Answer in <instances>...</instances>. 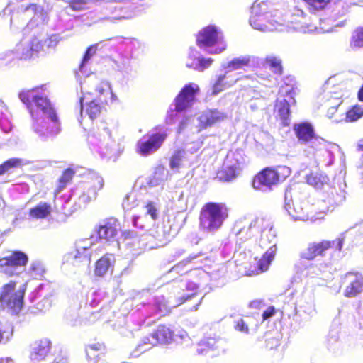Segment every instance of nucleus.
Masks as SVG:
<instances>
[{"label":"nucleus","mask_w":363,"mask_h":363,"mask_svg":"<svg viewBox=\"0 0 363 363\" xmlns=\"http://www.w3.org/2000/svg\"><path fill=\"white\" fill-rule=\"evenodd\" d=\"M287 93H288L289 94H291V98L293 99V104H296V100H295V99H294V89L293 87H291V89L290 90H289V91H287Z\"/></svg>","instance_id":"nucleus-54"},{"label":"nucleus","mask_w":363,"mask_h":363,"mask_svg":"<svg viewBox=\"0 0 363 363\" xmlns=\"http://www.w3.org/2000/svg\"><path fill=\"white\" fill-rule=\"evenodd\" d=\"M52 342L48 338H42L35 342L30 352V358L33 361H42L50 353Z\"/></svg>","instance_id":"nucleus-14"},{"label":"nucleus","mask_w":363,"mask_h":363,"mask_svg":"<svg viewBox=\"0 0 363 363\" xmlns=\"http://www.w3.org/2000/svg\"><path fill=\"white\" fill-rule=\"evenodd\" d=\"M266 220L263 218H256L248 225L242 227L235 235V242L238 246L247 247L253 242L256 234L262 229L263 224Z\"/></svg>","instance_id":"nucleus-7"},{"label":"nucleus","mask_w":363,"mask_h":363,"mask_svg":"<svg viewBox=\"0 0 363 363\" xmlns=\"http://www.w3.org/2000/svg\"><path fill=\"white\" fill-rule=\"evenodd\" d=\"M43 45L37 38H32L27 44L19 43L18 50L21 51L19 59L21 60H30L38 57L43 50Z\"/></svg>","instance_id":"nucleus-13"},{"label":"nucleus","mask_w":363,"mask_h":363,"mask_svg":"<svg viewBox=\"0 0 363 363\" xmlns=\"http://www.w3.org/2000/svg\"><path fill=\"white\" fill-rule=\"evenodd\" d=\"M294 130L298 140L305 143H308L316 138L313 125L307 122H303L295 125Z\"/></svg>","instance_id":"nucleus-16"},{"label":"nucleus","mask_w":363,"mask_h":363,"mask_svg":"<svg viewBox=\"0 0 363 363\" xmlns=\"http://www.w3.org/2000/svg\"><path fill=\"white\" fill-rule=\"evenodd\" d=\"M269 225L268 221L266 220L263 224L262 229L259 230V232H262V235L259 239V247L263 250H272L276 248L277 245V238L272 230V228L270 227L269 229H267Z\"/></svg>","instance_id":"nucleus-15"},{"label":"nucleus","mask_w":363,"mask_h":363,"mask_svg":"<svg viewBox=\"0 0 363 363\" xmlns=\"http://www.w3.org/2000/svg\"><path fill=\"white\" fill-rule=\"evenodd\" d=\"M274 256L273 252L266 251L260 257L251 258L245 267V274L247 277H252L267 271Z\"/></svg>","instance_id":"nucleus-10"},{"label":"nucleus","mask_w":363,"mask_h":363,"mask_svg":"<svg viewBox=\"0 0 363 363\" xmlns=\"http://www.w3.org/2000/svg\"><path fill=\"white\" fill-rule=\"evenodd\" d=\"M291 174V169L286 165L266 167L253 177L252 185L256 190L264 188L272 189L283 183Z\"/></svg>","instance_id":"nucleus-2"},{"label":"nucleus","mask_w":363,"mask_h":363,"mask_svg":"<svg viewBox=\"0 0 363 363\" xmlns=\"http://www.w3.org/2000/svg\"><path fill=\"white\" fill-rule=\"evenodd\" d=\"M265 62L272 72L279 75H281L284 72L281 60L274 56H269L265 58Z\"/></svg>","instance_id":"nucleus-29"},{"label":"nucleus","mask_w":363,"mask_h":363,"mask_svg":"<svg viewBox=\"0 0 363 363\" xmlns=\"http://www.w3.org/2000/svg\"><path fill=\"white\" fill-rule=\"evenodd\" d=\"M275 313V308L274 306H269L262 313V318L264 320L272 317Z\"/></svg>","instance_id":"nucleus-48"},{"label":"nucleus","mask_w":363,"mask_h":363,"mask_svg":"<svg viewBox=\"0 0 363 363\" xmlns=\"http://www.w3.org/2000/svg\"><path fill=\"white\" fill-rule=\"evenodd\" d=\"M183 267V264L182 262L177 264V265L174 266L170 270H169V273H173V272H176V273H182V274H185L186 272H187V270H184V271H182V267Z\"/></svg>","instance_id":"nucleus-49"},{"label":"nucleus","mask_w":363,"mask_h":363,"mask_svg":"<svg viewBox=\"0 0 363 363\" xmlns=\"http://www.w3.org/2000/svg\"><path fill=\"white\" fill-rule=\"evenodd\" d=\"M316 252L317 251H310L309 253L302 255L301 257L308 260H311L316 257Z\"/></svg>","instance_id":"nucleus-51"},{"label":"nucleus","mask_w":363,"mask_h":363,"mask_svg":"<svg viewBox=\"0 0 363 363\" xmlns=\"http://www.w3.org/2000/svg\"><path fill=\"white\" fill-rule=\"evenodd\" d=\"M156 344L167 345L174 339V332L165 325H160L151 334Z\"/></svg>","instance_id":"nucleus-17"},{"label":"nucleus","mask_w":363,"mask_h":363,"mask_svg":"<svg viewBox=\"0 0 363 363\" xmlns=\"http://www.w3.org/2000/svg\"><path fill=\"white\" fill-rule=\"evenodd\" d=\"M235 328L242 333H248L249 332L248 326L243 319H240L236 321Z\"/></svg>","instance_id":"nucleus-45"},{"label":"nucleus","mask_w":363,"mask_h":363,"mask_svg":"<svg viewBox=\"0 0 363 363\" xmlns=\"http://www.w3.org/2000/svg\"><path fill=\"white\" fill-rule=\"evenodd\" d=\"M199 65L201 67H206L210 66L213 63V60L211 58L206 59V58L201 57V58H199Z\"/></svg>","instance_id":"nucleus-50"},{"label":"nucleus","mask_w":363,"mask_h":363,"mask_svg":"<svg viewBox=\"0 0 363 363\" xmlns=\"http://www.w3.org/2000/svg\"><path fill=\"white\" fill-rule=\"evenodd\" d=\"M341 283L345 285L344 296L352 298L363 291V274L357 271H350L341 277Z\"/></svg>","instance_id":"nucleus-9"},{"label":"nucleus","mask_w":363,"mask_h":363,"mask_svg":"<svg viewBox=\"0 0 363 363\" xmlns=\"http://www.w3.org/2000/svg\"><path fill=\"white\" fill-rule=\"evenodd\" d=\"M228 216V208L222 203L208 202L201 208L199 228L210 232L218 230Z\"/></svg>","instance_id":"nucleus-3"},{"label":"nucleus","mask_w":363,"mask_h":363,"mask_svg":"<svg viewBox=\"0 0 363 363\" xmlns=\"http://www.w3.org/2000/svg\"><path fill=\"white\" fill-rule=\"evenodd\" d=\"M168 134L165 131L153 133L146 140L138 141L136 152L141 156L147 157L157 152L167 139Z\"/></svg>","instance_id":"nucleus-6"},{"label":"nucleus","mask_w":363,"mask_h":363,"mask_svg":"<svg viewBox=\"0 0 363 363\" xmlns=\"http://www.w3.org/2000/svg\"><path fill=\"white\" fill-rule=\"evenodd\" d=\"M108 104V99H95L87 104L86 112L92 120L98 118L101 113L103 106Z\"/></svg>","instance_id":"nucleus-22"},{"label":"nucleus","mask_w":363,"mask_h":363,"mask_svg":"<svg viewBox=\"0 0 363 363\" xmlns=\"http://www.w3.org/2000/svg\"><path fill=\"white\" fill-rule=\"evenodd\" d=\"M350 45L353 49L363 47V28H357L355 29L351 36Z\"/></svg>","instance_id":"nucleus-33"},{"label":"nucleus","mask_w":363,"mask_h":363,"mask_svg":"<svg viewBox=\"0 0 363 363\" xmlns=\"http://www.w3.org/2000/svg\"><path fill=\"white\" fill-rule=\"evenodd\" d=\"M225 74H221L218 76L216 82L212 86V96L217 95L218 94L222 92L223 91L225 90L228 86H230V85L225 82Z\"/></svg>","instance_id":"nucleus-35"},{"label":"nucleus","mask_w":363,"mask_h":363,"mask_svg":"<svg viewBox=\"0 0 363 363\" xmlns=\"http://www.w3.org/2000/svg\"><path fill=\"white\" fill-rule=\"evenodd\" d=\"M249 63L250 59L248 57L234 58L228 63V67L231 70H235L247 66Z\"/></svg>","instance_id":"nucleus-39"},{"label":"nucleus","mask_w":363,"mask_h":363,"mask_svg":"<svg viewBox=\"0 0 363 363\" xmlns=\"http://www.w3.org/2000/svg\"><path fill=\"white\" fill-rule=\"evenodd\" d=\"M147 213L151 216V218L155 220L157 218V208H155L154 203L148 201L146 204Z\"/></svg>","instance_id":"nucleus-44"},{"label":"nucleus","mask_w":363,"mask_h":363,"mask_svg":"<svg viewBox=\"0 0 363 363\" xmlns=\"http://www.w3.org/2000/svg\"><path fill=\"white\" fill-rule=\"evenodd\" d=\"M240 168L238 165L223 166L218 172V176L220 180L225 182L231 181L237 177Z\"/></svg>","instance_id":"nucleus-25"},{"label":"nucleus","mask_w":363,"mask_h":363,"mask_svg":"<svg viewBox=\"0 0 363 363\" xmlns=\"http://www.w3.org/2000/svg\"><path fill=\"white\" fill-rule=\"evenodd\" d=\"M358 149L363 151V139H362L358 144Z\"/></svg>","instance_id":"nucleus-55"},{"label":"nucleus","mask_w":363,"mask_h":363,"mask_svg":"<svg viewBox=\"0 0 363 363\" xmlns=\"http://www.w3.org/2000/svg\"><path fill=\"white\" fill-rule=\"evenodd\" d=\"M363 116V107L356 104L352 106L346 113L345 121L347 122H354Z\"/></svg>","instance_id":"nucleus-32"},{"label":"nucleus","mask_w":363,"mask_h":363,"mask_svg":"<svg viewBox=\"0 0 363 363\" xmlns=\"http://www.w3.org/2000/svg\"><path fill=\"white\" fill-rule=\"evenodd\" d=\"M76 174V170L72 167H69L66 168L62 172L61 175L57 179V185L53 192L54 198L63 190L65 189L67 185L72 182L73 178L74 177Z\"/></svg>","instance_id":"nucleus-18"},{"label":"nucleus","mask_w":363,"mask_h":363,"mask_svg":"<svg viewBox=\"0 0 363 363\" xmlns=\"http://www.w3.org/2000/svg\"><path fill=\"white\" fill-rule=\"evenodd\" d=\"M342 103V101L340 98L330 99L326 101V115L329 118L332 119L336 116L337 108Z\"/></svg>","instance_id":"nucleus-30"},{"label":"nucleus","mask_w":363,"mask_h":363,"mask_svg":"<svg viewBox=\"0 0 363 363\" xmlns=\"http://www.w3.org/2000/svg\"><path fill=\"white\" fill-rule=\"evenodd\" d=\"M96 91L99 94L98 99H99L100 97L102 99H107V96H110L111 101L116 99V96L112 92L111 86L108 84L105 83L104 84H101L96 89Z\"/></svg>","instance_id":"nucleus-38"},{"label":"nucleus","mask_w":363,"mask_h":363,"mask_svg":"<svg viewBox=\"0 0 363 363\" xmlns=\"http://www.w3.org/2000/svg\"><path fill=\"white\" fill-rule=\"evenodd\" d=\"M80 110L81 111H82V108H83V98H80Z\"/></svg>","instance_id":"nucleus-58"},{"label":"nucleus","mask_w":363,"mask_h":363,"mask_svg":"<svg viewBox=\"0 0 363 363\" xmlns=\"http://www.w3.org/2000/svg\"><path fill=\"white\" fill-rule=\"evenodd\" d=\"M136 233L134 231L127 230L122 232L120 240L123 243L130 244L131 242L135 238Z\"/></svg>","instance_id":"nucleus-41"},{"label":"nucleus","mask_w":363,"mask_h":363,"mask_svg":"<svg viewBox=\"0 0 363 363\" xmlns=\"http://www.w3.org/2000/svg\"><path fill=\"white\" fill-rule=\"evenodd\" d=\"M20 100L26 105L33 117L35 115L34 106L40 109L44 114L48 116L53 125L49 128L48 123L44 122L43 125L38 123L34 124V130L40 136H51L56 135L59 131V122L57 114L50 100L38 93V88H33L19 93Z\"/></svg>","instance_id":"nucleus-1"},{"label":"nucleus","mask_w":363,"mask_h":363,"mask_svg":"<svg viewBox=\"0 0 363 363\" xmlns=\"http://www.w3.org/2000/svg\"><path fill=\"white\" fill-rule=\"evenodd\" d=\"M357 98L360 101H363V84L358 91Z\"/></svg>","instance_id":"nucleus-53"},{"label":"nucleus","mask_w":363,"mask_h":363,"mask_svg":"<svg viewBox=\"0 0 363 363\" xmlns=\"http://www.w3.org/2000/svg\"><path fill=\"white\" fill-rule=\"evenodd\" d=\"M123 0H113V1H115V2H119V1H122Z\"/></svg>","instance_id":"nucleus-59"},{"label":"nucleus","mask_w":363,"mask_h":363,"mask_svg":"<svg viewBox=\"0 0 363 363\" xmlns=\"http://www.w3.org/2000/svg\"><path fill=\"white\" fill-rule=\"evenodd\" d=\"M91 186L95 191L101 190L104 186V179L102 177L96 176L91 179Z\"/></svg>","instance_id":"nucleus-42"},{"label":"nucleus","mask_w":363,"mask_h":363,"mask_svg":"<svg viewBox=\"0 0 363 363\" xmlns=\"http://www.w3.org/2000/svg\"><path fill=\"white\" fill-rule=\"evenodd\" d=\"M88 0H69V7L74 11H81L86 8Z\"/></svg>","instance_id":"nucleus-40"},{"label":"nucleus","mask_w":363,"mask_h":363,"mask_svg":"<svg viewBox=\"0 0 363 363\" xmlns=\"http://www.w3.org/2000/svg\"><path fill=\"white\" fill-rule=\"evenodd\" d=\"M118 220L114 217H109L104 220L103 223L99 225L97 233L99 239L111 242L116 241V238L119 230Z\"/></svg>","instance_id":"nucleus-12"},{"label":"nucleus","mask_w":363,"mask_h":363,"mask_svg":"<svg viewBox=\"0 0 363 363\" xmlns=\"http://www.w3.org/2000/svg\"><path fill=\"white\" fill-rule=\"evenodd\" d=\"M307 4L308 9L312 13L324 9L330 2V0H303Z\"/></svg>","instance_id":"nucleus-34"},{"label":"nucleus","mask_w":363,"mask_h":363,"mask_svg":"<svg viewBox=\"0 0 363 363\" xmlns=\"http://www.w3.org/2000/svg\"><path fill=\"white\" fill-rule=\"evenodd\" d=\"M31 9L33 12V19L38 21V24H45L48 21V12L44 9L43 6H38L35 4H29L24 9L25 11Z\"/></svg>","instance_id":"nucleus-24"},{"label":"nucleus","mask_w":363,"mask_h":363,"mask_svg":"<svg viewBox=\"0 0 363 363\" xmlns=\"http://www.w3.org/2000/svg\"><path fill=\"white\" fill-rule=\"evenodd\" d=\"M52 206L46 202H40L35 206L30 208L28 216L33 219H45L51 216Z\"/></svg>","instance_id":"nucleus-21"},{"label":"nucleus","mask_w":363,"mask_h":363,"mask_svg":"<svg viewBox=\"0 0 363 363\" xmlns=\"http://www.w3.org/2000/svg\"><path fill=\"white\" fill-rule=\"evenodd\" d=\"M266 347L269 350H274L279 346V340L274 337L266 339Z\"/></svg>","instance_id":"nucleus-46"},{"label":"nucleus","mask_w":363,"mask_h":363,"mask_svg":"<svg viewBox=\"0 0 363 363\" xmlns=\"http://www.w3.org/2000/svg\"><path fill=\"white\" fill-rule=\"evenodd\" d=\"M16 284V281H10L3 285L0 291V303L13 315L18 314L22 310L26 290V284L18 289Z\"/></svg>","instance_id":"nucleus-4"},{"label":"nucleus","mask_w":363,"mask_h":363,"mask_svg":"<svg viewBox=\"0 0 363 363\" xmlns=\"http://www.w3.org/2000/svg\"><path fill=\"white\" fill-rule=\"evenodd\" d=\"M23 164L19 158L13 157L7 160L0 164V176L9 172L11 169L17 168Z\"/></svg>","instance_id":"nucleus-31"},{"label":"nucleus","mask_w":363,"mask_h":363,"mask_svg":"<svg viewBox=\"0 0 363 363\" xmlns=\"http://www.w3.org/2000/svg\"><path fill=\"white\" fill-rule=\"evenodd\" d=\"M53 363H67V362H66V360H65L63 359H60L58 361H54Z\"/></svg>","instance_id":"nucleus-57"},{"label":"nucleus","mask_w":363,"mask_h":363,"mask_svg":"<svg viewBox=\"0 0 363 363\" xmlns=\"http://www.w3.org/2000/svg\"><path fill=\"white\" fill-rule=\"evenodd\" d=\"M199 91V86L196 84L189 83L185 84L174 100V110L177 112H182L191 107Z\"/></svg>","instance_id":"nucleus-8"},{"label":"nucleus","mask_w":363,"mask_h":363,"mask_svg":"<svg viewBox=\"0 0 363 363\" xmlns=\"http://www.w3.org/2000/svg\"><path fill=\"white\" fill-rule=\"evenodd\" d=\"M308 184L315 188H321L325 183L329 181L328 176L323 172H311L306 177Z\"/></svg>","instance_id":"nucleus-26"},{"label":"nucleus","mask_w":363,"mask_h":363,"mask_svg":"<svg viewBox=\"0 0 363 363\" xmlns=\"http://www.w3.org/2000/svg\"><path fill=\"white\" fill-rule=\"evenodd\" d=\"M304 203L300 201L293 202L292 206H289V213L295 220H304L306 218L307 212Z\"/></svg>","instance_id":"nucleus-27"},{"label":"nucleus","mask_w":363,"mask_h":363,"mask_svg":"<svg viewBox=\"0 0 363 363\" xmlns=\"http://www.w3.org/2000/svg\"><path fill=\"white\" fill-rule=\"evenodd\" d=\"M293 16H299L303 19L306 17V14L303 11L298 9L296 10V12L293 14Z\"/></svg>","instance_id":"nucleus-52"},{"label":"nucleus","mask_w":363,"mask_h":363,"mask_svg":"<svg viewBox=\"0 0 363 363\" xmlns=\"http://www.w3.org/2000/svg\"><path fill=\"white\" fill-rule=\"evenodd\" d=\"M114 262V258H111L108 255H105L95 263L94 274L96 276L101 277L107 272L111 265Z\"/></svg>","instance_id":"nucleus-23"},{"label":"nucleus","mask_w":363,"mask_h":363,"mask_svg":"<svg viewBox=\"0 0 363 363\" xmlns=\"http://www.w3.org/2000/svg\"><path fill=\"white\" fill-rule=\"evenodd\" d=\"M267 17L264 14H254L250 18V22L252 26L255 28L260 30H265L267 28L263 21L266 20Z\"/></svg>","instance_id":"nucleus-37"},{"label":"nucleus","mask_w":363,"mask_h":363,"mask_svg":"<svg viewBox=\"0 0 363 363\" xmlns=\"http://www.w3.org/2000/svg\"><path fill=\"white\" fill-rule=\"evenodd\" d=\"M196 45L199 48L212 47L220 45L219 48L215 49L211 53H220L226 48V44L223 38L214 26L208 25L203 28L197 34Z\"/></svg>","instance_id":"nucleus-5"},{"label":"nucleus","mask_w":363,"mask_h":363,"mask_svg":"<svg viewBox=\"0 0 363 363\" xmlns=\"http://www.w3.org/2000/svg\"><path fill=\"white\" fill-rule=\"evenodd\" d=\"M184 154V150L183 149L177 150L174 152L169 160V167L172 169H178L182 166Z\"/></svg>","instance_id":"nucleus-36"},{"label":"nucleus","mask_w":363,"mask_h":363,"mask_svg":"<svg viewBox=\"0 0 363 363\" xmlns=\"http://www.w3.org/2000/svg\"><path fill=\"white\" fill-rule=\"evenodd\" d=\"M274 111L277 113V117L281 121L283 126H288L291 115L289 103L286 99L276 101Z\"/></svg>","instance_id":"nucleus-20"},{"label":"nucleus","mask_w":363,"mask_h":363,"mask_svg":"<svg viewBox=\"0 0 363 363\" xmlns=\"http://www.w3.org/2000/svg\"><path fill=\"white\" fill-rule=\"evenodd\" d=\"M203 123L207 126L212 125L224 120L226 116L225 114L219 112L217 110H211L203 116Z\"/></svg>","instance_id":"nucleus-28"},{"label":"nucleus","mask_w":363,"mask_h":363,"mask_svg":"<svg viewBox=\"0 0 363 363\" xmlns=\"http://www.w3.org/2000/svg\"><path fill=\"white\" fill-rule=\"evenodd\" d=\"M92 50H93V48L91 46L89 47L86 49V50L84 55L82 61L81 62L80 67H82L90 60V58L92 57V55L95 53V50L91 52Z\"/></svg>","instance_id":"nucleus-47"},{"label":"nucleus","mask_w":363,"mask_h":363,"mask_svg":"<svg viewBox=\"0 0 363 363\" xmlns=\"http://www.w3.org/2000/svg\"><path fill=\"white\" fill-rule=\"evenodd\" d=\"M194 294H192V295H191V296H187L186 297L183 296L182 298L183 299V301H187L188 299H189V298H192V297H194Z\"/></svg>","instance_id":"nucleus-56"},{"label":"nucleus","mask_w":363,"mask_h":363,"mask_svg":"<svg viewBox=\"0 0 363 363\" xmlns=\"http://www.w3.org/2000/svg\"><path fill=\"white\" fill-rule=\"evenodd\" d=\"M28 262V256L21 251H13L11 255L0 259V271L9 277L14 273L9 268L24 267Z\"/></svg>","instance_id":"nucleus-11"},{"label":"nucleus","mask_w":363,"mask_h":363,"mask_svg":"<svg viewBox=\"0 0 363 363\" xmlns=\"http://www.w3.org/2000/svg\"><path fill=\"white\" fill-rule=\"evenodd\" d=\"M345 240V235L341 234L333 241L323 240L320 242H313L310 245L308 250H341Z\"/></svg>","instance_id":"nucleus-19"},{"label":"nucleus","mask_w":363,"mask_h":363,"mask_svg":"<svg viewBox=\"0 0 363 363\" xmlns=\"http://www.w3.org/2000/svg\"><path fill=\"white\" fill-rule=\"evenodd\" d=\"M60 39L57 35H52L46 40V46L48 48L50 49H55L58 43H59Z\"/></svg>","instance_id":"nucleus-43"},{"label":"nucleus","mask_w":363,"mask_h":363,"mask_svg":"<svg viewBox=\"0 0 363 363\" xmlns=\"http://www.w3.org/2000/svg\"><path fill=\"white\" fill-rule=\"evenodd\" d=\"M295 23H300V24H302V23H303L301 21H295Z\"/></svg>","instance_id":"nucleus-60"}]
</instances>
